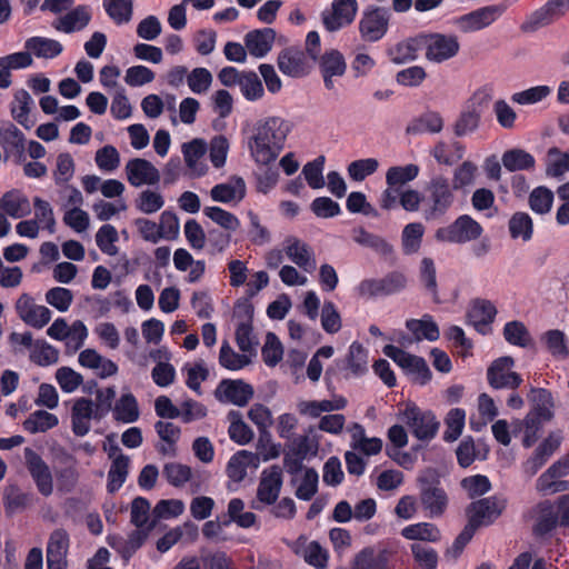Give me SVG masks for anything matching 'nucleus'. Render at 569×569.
Returning <instances> with one entry per match:
<instances>
[{
	"label": "nucleus",
	"mask_w": 569,
	"mask_h": 569,
	"mask_svg": "<svg viewBox=\"0 0 569 569\" xmlns=\"http://www.w3.org/2000/svg\"><path fill=\"white\" fill-rule=\"evenodd\" d=\"M492 100V89L482 87L476 90L463 103L462 109L452 128L457 138H470L481 121V117Z\"/></svg>",
	"instance_id": "nucleus-1"
},
{
	"label": "nucleus",
	"mask_w": 569,
	"mask_h": 569,
	"mask_svg": "<svg viewBox=\"0 0 569 569\" xmlns=\"http://www.w3.org/2000/svg\"><path fill=\"white\" fill-rule=\"evenodd\" d=\"M391 17V10L387 7L376 4L366 7L358 22L360 38L370 43L383 39L389 31Z\"/></svg>",
	"instance_id": "nucleus-2"
},
{
	"label": "nucleus",
	"mask_w": 569,
	"mask_h": 569,
	"mask_svg": "<svg viewBox=\"0 0 569 569\" xmlns=\"http://www.w3.org/2000/svg\"><path fill=\"white\" fill-rule=\"evenodd\" d=\"M292 129L290 120L273 116L248 124L243 132L249 142H283Z\"/></svg>",
	"instance_id": "nucleus-3"
},
{
	"label": "nucleus",
	"mask_w": 569,
	"mask_h": 569,
	"mask_svg": "<svg viewBox=\"0 0 569 569\" xmlns=\"http://www.w3.org/2000/svg\"><path fill=\"white\" fill-rule=\"evenodd\" d=\"M453 203V192L447 179L437 177L427 187L422 214L426 220H437L446 214Z\"/></svg>",
	"instance_id": "nucleus-4"
},
{
	"label": "nucleus",
	"mask_w": 569,
	"mask_h": 569,
	"mask_svg": "<svg viewBox=\"0 0 569 569\" xmlns=\"http://www.w3.org/2000/svg\"><path fill=\"white\" fill-rule=\"evenodd\" d=\"M400 418L421 441L431 440L438 432L439 422L436 416L431 411L421 410L413 402L405 403L400 410Z\"/></svg>",
	"instance_id": "nucleus-5"
},
{
	"label": "nucleus",
	"mask_w": 569,
	"mask_h": 569,
	"mask_svg": "<svg viewBox=\"0 0 569 569\" xmlns=\"http://www.w3.org/2000/svg\"><path fill=\"white\" fill-rule=\"evenodd\" d=\"M422 50L428 61L442 63L456 57L460 50L458 37L440 32H421Z\"/></svg>",
	"instance_id": "nucleus-6"
},
{
	"label": "nucleus",
	"mask_w": 569,
	"mask_h": 569,
	"mask_svg": "<svg viewBox=\"0 0 569 569\" xmlns=\"http://www.w3.org/2000/svg\"><path fill=\"white\" fill-rule=\"evenodd\" d=\"M507 9V3L485 6L453 18L452 24L462 33L477 32L490 27Z\"/></svg>",
	"instance_id": "nucleus-7"
},
{
	"label": "nucleus",
	"mask_w": 569,
	"mask_h": 569,
	"mask_svg": "<svg viewBox=\"0 0 569 569\" xmlns=\"http://www.w3.org/2000/svg\"><path fill=\"white\" fill-rule=\"evenodd\" d=\"M482 232L483 229L478 221L468 214H462L449 226L439 228L435 238L441 242L466 243L477 240Z\"/></svg>",
	"instance_id": "nucleus-8"
},
{
	"label": "nucleus",
	"mask_w": 569,
	"mask_h": 569,
	"mask_svg": "<svg viewBox=\"0 0 569 569\" xmlns=\"http://www.w3.org/2000/svg\"><path fill=\"white\" fill-rule=\"evenodd\" d=\"M419 499L429 518L442 516L448 506V496L441 488L438 480L429 479L427 476L418 478Z\"/></svg>",
	"instance_id": "nucleus-9"
},
{
	"label": "nucleus",
	"mask_w": 569,
	"mask_h": 569,
	"mask_svg": "<svg viewBox=\"0 0 569 569\" xmlns=\"http://www.w3.org/2000/svg\"><path fill=\"white\" fill-rule=\"evenodd\" d=\"M568 10L569 0H548L526 18L520 29L523 32H536L563 17Z\"/></svg>",
	"instance_id": "nucleus-10"
},
{
	"label": "nucleus",
	"mask_w": 569,
	"mask_h": 569,
	"mask_svg": "<svg viewBox=\"0 0 569 569\" xmlns=\"http://www.w3.org/2000/svg\"><path fill=\"white\" fill-rule=\"evenodd\" d=\"M23 455L26 467L38 492L43 497H50L54 491L53 473L50 466L32 448L26 447Z\"/></svg>",
	"instance_id": "nucleus-11"
},
{
	"label": "nucleus",
	"mask_w": 569,
	"mask_h": 569,
	"mask_svg": "<svg viewBox=\"0 0 569 569\" xmlns=\"http://www.w3.org/2000/svg\"><path fill=\"white\" fill-rule=\"evenodd\" d=\"M358 9L357 0H332L330 8L321 12L325 29L337 32L350 26L356 19Z\"/></svg>",
	"instance_id": "nucleus-12"
},
{
	"label": "nucleus",
	"mask_w": 569,
	"mask_h": 569,
	"mask_svg": "<svg viewBox=\"0 0 569 569\" xmlns=\"http://www.w3.org/2000/svg\"><path fill=\"white\" fill-rule=\"evenodd\" d=\"M282 487V470L278 466H272L261 472L260 481L257 488V500L252 508L261 510L262 506H271L279 498Z\"/></svg>",
	"instance_id": "nucleus-13"
},
{
	"label": "nucleus",
	"mask_w": 569,
	"mask_h": 569,
	"mask_svg": "<svg viewBox=\"0 0 569 569\" xmlns=\"http://www.w3.org/2000/svg\"><path fill=\"white\" fill-rule=\"evenodd\" d=\"M515 361L511 357L495 360L487 371L488 383L495 389H516L522 382L521 377L512 370Z\"/></svg>",
	"instance_id": "nucleus-14"
},
{
	"label": "nucleus",
	"mask_w": 569,
	"mask_h": 569,
	"mask_svg": "<svg viewBox=\"0 0 569 569\" xmlns=\"http://www.w3.org/2000/svg\"><path fill=\"white\" fill-rule=\"evenodd\" d=\"M336 365L346 379L360 378L368 372L369 352L360 342L353 341L346 357Z\"/></svg>",
	"instance_id": "nucleus-15"
},
{
	"label": "nucleus",
	"mask_w": 569,
	"mask_h": 569,
	"mask_svg": "<svg viewBox=\"0 0 569 569\" xmlns=\"http://www.w3.org/2000/svg\"><path fill=\"white\" fill-rule=\"evenodd\" d=\"M287 258L302 271L312 273L317 269V260L312 248L297 237H288L283 241Z\"/></svg>",
	"instance_id": "nucleus-16"
},
{
	"label": "nucleus",
	"mask_w": 569,
	"mask_h": 569,
	"mask_svg": "<svg viewBox=\"0 0 569 569\" xmlns=\"http://www.w3.org/2000/svg\"><path fill=\"white\" fill-rule=\"evenodd\" d=\"M277 64L282 74L302 78L310 72L307 54L297 48H286L278 54Z\"/></svg>",
	"instance_id": "nucleus-17"
},
{
	"label": "nucleus",
	"mask_w": 569,
	"mask_h": 569,
	"mask_svg": "<svg viewBox=\"0 0 569 569\" xmlns=\"http://www.w3.org/2000/svg\"><path fill=\"white\" fill-rule=\"evenodd\" d=\"M101 419L94 407V402L89 398H78L73 401L71 408V428L78 437L86 436L91 429V420Z\"/></svg>",
	"instance_id": "nucleus-18"
},
{
	"label": "nucleus",
	"mask_w": 569,
	"mask_h": 569,
	"mask_svg": "<svg viewBox=\"0 0 569 569\" xmlns=\"http://www.w3.org/2000/svg\"><path fill=\"white\" fill-rule=\"evenodd\" d=\"M124 171L129 183L133 187L153 186L160 181L159 170L144 159H131L127 162Z\"/></svg>",
	"instance_id": "nucleus-19"
},
{
	"label": "nucleus",
	"mask_w": 569,
	"mask_h": 569,
	"mask_svg": "<svg viewBox=\"0 0 569 569\" xmlns=\"http://www.w3.org/2000/svg\"><path fill=\"white\" fill-rule=\"evenodd\" d=\"M392 556L390 548L367 547L356 555L352 569H389Z\"/></svg>",
	"instance_id": "nucleus-20"
},
{
	"label": "nucleus",
	"mask_w": 569,
	"mask_h": 569,
	"mask_svg": "<svg viewBox=\"0 0 569 569\" xmlns=\"http://www.w3.org/2000/svg\"><path fill=\"white\" fill-rule=\"evenodd\" d=\"M318 62L326 89L332 90L335 88L333 78L342 77L347 70L343 54L337 49H330L318 58Z\"/></svg>",
	"instance_id": "nucleus-21"
},
{
	"label": "nucleus",
	"mask_w": 569,
	"mask_h": 569,
	"mask_svg": "<svg viewBox=\"0 0 569 569\" xmlns=\"http://www.w3.org/2000/svg\"><path fill=\"white\" fill-rule=\"evenodd\" d=\"M252 396V387L241 380H222L216 389V397L220 401L230 402L238 407L246 406Z\"/></svg>",
	"instance_id": "nucleus-22"
},
{
	"label": "nucleus",
	"mask_w": 569,
	"mask_h": 569,
	"mask_svg": "<svg viewBox=\"0 0 569 569\" xmlns=\"http://www.w3.org/2000/svg\"><path fill=\"white\" fill-rule=\"evenodd\" d=\"M505 503L496 497L480 499L473 502L470 507L469 525H473L477 530L478 527L491 523L499 517Z\"/></svg>",
	"instance_id": "nucleus-23"
},
{
	"label": "nucleus",
	"mask_w": 569,
	"mask_h": 569,
	"mask_svg": "<svg viewBox=\"0 0 569 569\" xmlns=\"http://www.w3.org/2000/svg\"><path fill=\"white\" fill-rule=\"evenodd\" d=\"M347 399L342 396H333L323 400H301L297 403L298 412L311 419L321 418L322 413L342 410L347 407Z\"/></svg>",
	"instance_id": "nucleus-24"
},
{
	"label": "nucleus",
	"mask_w": 569,
	"mask_h": 569,
	"mask_svg": "<svg viewBox=\"0 0 569 569\" xmlns=\"http://www.w3.org/2000/svg\"><path fill=\"white\" fill-rule=\"evenodd\" d=\"M31 210L29 198L19 189H11L0 198V211L13 219L24 218Z\"/></svg>",
	"instance_id": "nucleus-25"
},
{
	"label": "nucleus",
	"mask_w": 569,
	"mask_h": 569,
	"mask_svg": "<svg viewBox=\"0 0 569 569\" xmlns=\"http://www.w3.org/2000/svg\"><path fill=\"white\" fill-rule=\"evenodd\" d=\"M259 466V458L256 453L240 450L232 455L227 463L226 473L233 482H241L248 469L256 470Z\"/></svg>",
	"instance_id": "nucleus-26"
},
{
	"label": "nucleus",
	"mask_w": 569,
	"mask_h": 569,
	"mask_svg": "<svg viewBox=\"0 0 569 569\" xmlns=\"http://www.w3.org/2000/svg\"><path fill=\"white\" fill-rule=\"evenodd\" d=\"M246 182L241 177H231L228 181L216 184L210 190L211 199L222 203H238L246 197Z\"/></svg>",
	"instance_id": "nucleus-27"
},
{
	"label": "nucleus",
	"mask_w": 569,
	"mask_h": 569,
	"mask_svg": "<svg viewBox=\"0 0 569 569\" xmlns=\"http://www.w3.org/2000/svg\"><path fill=\"white\" fill-rule=\"evenodd\" d=\"M422 50L421 33L407 38L387 50V56L395 64H405L415 61Z\"/></svg>",
	"instance_id": "nucleus-28"
},
{
	"label": "nucleus",
	"mask_w": 569,
	"mask_h": 569,
	"mask_svg": "<svg viewBox=\"0 0 569 569\" xmlns=\"http://www.w3.org/2000/svg\"><path fill=\"white\" fill-rule=\"evenodd\" d=\"M150 357L158 361L151 371L153 382L161 388L171 386L176 379V369L169 362V351L166 348H160L151 351Z\"/></svg>",
	"instance_id": "nucleus-29"
},
{
	"label": "nucleus",
	"mask_w": 569,
	"mask_h": 569,
	"mask_svg": "<svg viewBox=\"0 0 569 569\" xmlns=\"http://www.w3.org/2000/svg\"><path fill=\"white\" fill-rule=\"evenodd\" d=\"M62 462L63 467L58 468L54 472L57 491L61 495L72 492L80 479L77 459L72 455H66Z\"/></svg>",
	"instance_id": "nucleus-30"
},
{
	"label": "nucleus",
	"mask_w": 569,
	"mask_h": 569,
	"mask_svg": "<svg viewBox=\"0 0 569 569\" xmlns=\"http://www.w3.org/2000/svg\"><path fill=\"white\" fill-rule=\"evenodd\" d=\"M276 32L271 28L256 29L244 36V46L254 58L266 57L274 42Z\"/></svg>",
	"instance_id": "nucleus-31"
},
{
	"label": "nucleus",
	"mask_w": 569,
	"mask_h": 569,
	"mask_svg": "<svg viewBox=\"0 0 569 569\" xmlns=\"http://www.w3.org/2000/svg\"><path fill=\"white\" fill-rule=\"evenodd\" d=\"M79 363L93 370L102 379L112 377L118 372V366L110 359L104 358L94 349H84L79 353Z\"/></svg>",
	"instance_id": "nucleus-32"
},
{
	"label": "nucleus",
	"mask_w": 569,
	"mask_h": 569,
	"mask_svg": "<svg viewBox=\"0 0 569 569\" xmlns=\"http://www.w3.org/2000/svg\"><path fill=\"white\" fill-rule=\"evenodd\" d=\"M33 106L34 101L27 90L19 89L14 92L13 100L10 103V111L13 119L27 130L34 126V120L30 118Z\"/></svg>",
	"instance_id": "nucleus-33"
},
{
	"label": "nucleus",
	"mask_w": 569,
	"mask_h": 569,
	"mask_svg": "<svg viewBox=\"0 0 569 569\" xmlns=\"http://www.w3.org/2000/svg\"><path fill=\"white\" fill-rule=\"evenodd\" d=\"M497 310L488 300H476L468 311L469 322L481 333H486L493 321Z\"/></svg>",
	"instance_id": "nucleus-34"
},
{
	"label": "nucleus",
	"mask_w": 569,
	"mask_h": 569,
	"mask_svg": "<svg viewBox=\"0 0 569 569\" xmlns=\"http://www.w3.org/2000/svg\"><path fill=\"white\" fill-rule=\"evenodd\" d=\"M24 49L39 59H54L63 51V46L56 39L34 36L26 40Z\"/></svg>",
	"instance_id": "nucleus-35"
},
{
	"label": "nucleus",
	"mask_w": 569,
	"mask_h": 569,
	"mask_svg": "<svg viewBox=\"0 0 569 569\" xmlns=\"http://www.w3.org/2000/svg\"><path fill=\"white\" fill-rule=\"evenodd\" d=\"M90 13L84 6H78L53 22V28L64 33L80 31L90 22Z\"/></svg>",
	"instance_id": "nucleus-36"
},
{
	"label": "nucleus",
	"mask_w": 569,
	"mask_h": 569,
	"mask_svg": "<svg viewBox=\"0 0 569 569\" xmlns=\"http://www.w3.org/2000/svg\"><path fill=\"white\" fill-rule=\"evenodd\" d=\"M113 419L122 423H132L139 419L140 409L137 398L132 392H123L112 408Z\"/></svg>",
	"instance_id": "nucleus-37"
},
{
	"label": "nucleus",
	"mask_w": 569,
	"mask_h": 569,
	"mask_svg": "<svg viewBox=\"0 0 569 569\" xmlns=\"http://www.w3.org/2000/svg\"><path fill=\"white\" fill-rule=\"evenodd\" d=\"M6 158L16 163H23V172L29 178H40L47 173V168L41 162L27 161L26 144H9Z\"/></svg>",
	"instance_id": "nucleus-38"
},
{
	"label": "nucleus",
	"mask_w": 569,
	"mask_h": 569,
	"mask_svg": "<svg viewBox=\"0 0 569 569\" xmlns=\"http://www.w3.org/2000/svg\"><path fill=\"white\" fill-rule=\"evenodd\" d=\"M532 407L528 413L548 422L553 418V399L551 393L542 388H533L530 392Z\"/></svg>",
	"instance_id": "nucleus-39"
},
{
	"label": "nucleus",
	"mask_w": 569,
	"mask_h": 569,
	"mask_svg": "<svg viewBox=\"0 0 569 569\" xmlns=\"http://www.w3.org/2000/svg\"><path fill=\"white\" fill-rule=\"evenodd\" d=\"M499 413L495 400L487 393H481L478 397V415L479 417H470V428L479 432L486 428Z\"/></svg>",
	"instance_id": "nucleus-40"
},
{
	"label": "nucleus",
	"mask_w": 569,
	"mask_h": 569,
	"mask_svg": "<svg viewBox=\"0 0 569 569\" xmlns=\"http://www.w3.org/2000/svg\"><path fill=\"white\" fill-rule=\"evenodd\" d=\"M154 429L162 441L157 447L158 451L164 456H174L176 445L180 438V428L172 422L158 421Z\"/></svg>",
	"instance_id": "nucleus-41"
},
{
	"label": "nucleus",
	"mask_w": 569,
	"mask_h": 569,
	"mask_svg": "<svg viewBox=\"0 0 569 569\" xmlns=\"http://www.w3.org/2000/svg\"><path fill=\"white\" fill-rule=\"evenodd\" d=\"M545 422L546 421L541 420L540 418L527 413L522 420H513L511 426L513 433H517L521 430L523 431L522 445L526 448H530L538 440L539 431L541 430Z\"/></svg>",
	"instance_id": "nucleus-42"
},
{
	"label": "nucleus",
	"mask_w": 569,
	"mask_h": 569,
	"mask_svg": "<svg viewBox=\"0 0 569 569\" xmlns=\"http://www.w3.org/2000/svg\"><path fill=\"white\" fill-rule=\"evenodd\" d=\"M406 327L418 341L422 339L436 341L440 336L437 323L429 315H425L421 319L407 320Z\"/></svg>",
	"instance_id": "nucleus-43"
},
{
	"label": "nucleus",
	"mask_w": 569,
	"mask_h": 569,
	"mask_svg": "<svg viewBox=\"0 0 569 569\" xmlns=\"http://www.w3.org/2000/svg\"><path fill=\"white\" fill-rule=\"evenodd\" d=\"M129 457L119 453L113 458L108 471L107 489L109 492H116L123 486L129 473Z\"/></svg>",
	"instance_id": "nucleus-44"
},
{
	"label": "nucleus",
	"mask_w": 569,
	"mask_h": 569,
	"mask_svg": "<svg viewBox=\"0 0 569 569\" xmlns=\"http://www.w3.org/2000/svg\"><path fill=\"white\" fill-rule=\"evenodd\" d=\"M102 7L117 26L127 24L132 19V0H102Z\"/></svg>",
	"instance_id": "nucleus-45"
},
{
	"label": "nucleus",
	"mask_w": 569,
	"mask_h": 569,
	"mask_svg": "<svg viewBox=\"0 0 569 569\" xmlns=\"http://www.w3.org/2000/svg\"><path fill=\"white\" fill-rule=\"evenodd\" d=\"M59 425L56 415L46 410H36L23 421V429L32 435L47 432Z\"/></svg>",
	"instance_id": "nucleus-46"
},
{
	"label": "nucleus",
	"mask_w": 569,
	"mask_h": 569,
	"mask_svg": "<svg viewBox=\"0 0 569 569\" xmlns=\"http://www.w3.org/2000/svg\"><path fill=\"white\" fill-rule=\"evenodd\" d=\"M442 128L443 119L440 113L436 111H427L407 127V132L411 134H420L425 132L438 133Z\"/></svg>",
	"instance_id": "nucleus-47"
},
{
	"label": "nucleus",
	"mask_w": 569,
	"mask_h": 569,
	"mask_svg": "<svg viewBox=\"0 0 569 569\" xmlns=\"http://www.w3.org/2000/svg\"><path fill=\"white\" fill-rule=\"evenodd\" d=\"M401 536L408 540L437 542L441 538L439 528L430 522L409 525L401 530Z\"/></svg>",
	"instance_id": "nucleus-48"
},
{
	"label": "nucleus",
	"mask_w": 569,
	"mask_h": 569,
	"mask_svg": "<svg viewBox=\"0 0 569 569\" xmlns=\"http://www.w3.org/2000/svg\"><path fill=\"white\" fill-rule=\"evenodd\" d=\"M251 357L249 353L236 352L228 341H223L220 347L219 363L224 369L237 371L247 367L251 362Z\"/></svg>",
	"instance_id": "nucleus-49"
},
{
	"label": "nucleus",
	"mask_w": 569,
	"mask_h": 569,
	"mask_svg": "<svg viewBox=\"0 0 569 569\" xmlns=\"http://www.w3.org/2000/svg\"><path fill=\"white\" fill-rule=\"evenodd\" d=\"M567 172H569V150L563 152L558 148H551L546 157V174L559 179Z\"/></svg>",
	"instance_id": "nucleus-50"
},
{
	"label": "nucleus",
	"mask_w": 569,
	"mask_h": 569,
	"mask_svg": "<svg viewBox=\"0 0 569 569\" xmlns=\"http://www.w3.org/2000/svg\"><path fill=\"white\" fill-rule=\"evenodd\" d=\"M352 239L358 244L370 248L376 252L387 256L392 251L391 244H389L383 238L380 236L373 234L365 230L363 228H357L352 231Z\"/></svg>",
	"instance_id": "nucleus-51"
},
{
	"label": "nucleus",
	"mask_w": 569,
	"mask_h": 569,
	"mask_svg": "<svg viewBox=\"0 0 569 569\" xmlns=\"http://www.w3.org/2000/svg\"><path fill=\"white\" fill-rule=\"evenodd\" d=\"M557 523H559V520L555 507L548 501L539 503L537 507L535 532L540 536L546 535L553 530Z\"/></svg>",
	"instance_id": "nucleus-52"
},
{
	"label": "nucleus",
	"mask_w": 569,
	"mask_h": 569,
	"mask_svg": "<svg viewBox=\"0 0 569 569\" xmlns=\"http://www.w3.org/2000/svg\"><path fill=\"white\" fill-rule=\"evenodd\" d=\"M425 227L421 222L408 223L401 234L402 250L406 254L418 252L421 246Z\"/></svg>",
	"instance_id": "nucleus-53"
},
{
	"label": "nucleus",
	"mask_w": 569,
	"mask_h": 569,
	"mask_svg": "<svg viewBox=\"0 0 569 569\" xmlns=\"http://www.w3.org/2000/svg\"><path fill=\"white\" fill-rule=\"evenodd\" d=\"M206 144H183V156L188 168L192 174L200 177L206 173L207 166L203 162L206 154Z\"/></svg>",
	"instance_id": "nucleus-54"
},
{
	"label": "nucleus",
	"mask_w": 569,
	"mask_h": 569,
	"mask_svg": "<svg viewBox=\"0 0 569 569\" xmlns=\"http://www.w3.org/2000/svg\"><path fill=\"white\" fill-rule=\"evenodd\" d=\"M419 167L416 164L396 166L388 169L386 173L387 186H395L400 189L418 177Z\"/></svg>",
	"instance_id": "nucleus-55"
},
{
	"label": "nucleus",
	"mask_w": 569,
	"mask_h": 569,
	"mask_svg": "<svg viewBox=\"0 0 569 569\" xmlns=\"http://www.w3.org/2000/svg\"><path fill=\"white\" fill-rule=\"evenodd\" d=\"M213 81L212 73L203 67H197L188 71L187 84L194 94H206Z\"/></svg>",
	"instance_id": "nucleus-56"
},
{
	"label": "nucleus",
	"mask_w": 569,
	"mask_h": 569,
	"mask_svg": "<svg viewBox=\"0 0 569 569\" xmlns=\"http://www.w3.org/2000/svg\"><path fill=\"white\" fill-rule=\"evenodd\" d=\"M239 88L241 94L248 101H257L264 96L262 82L254 71H244Z\"/></svg>",
	"instance_id": "nucleus-57"
},
{
	"label": "nucleus",
	"mask_w": 569,
	"mask_h": 569,
	"mask_svg": "<svg viewBox=\"0 0 569 569\" xmlns=\"http://www.w3.org/2000/svg\"><path fill=\"white\" fill-rule=\"evenodd\" d=\"M319 476L315 469H305L297 479L296 497L300 500H310L318 490Z\"/></svg>",
	"instance_id": "nucleus-58"
},
{
	"label": "nucleus",
	"mask_w": 569,
	"mask_h": 569,
	"mask_svg": "<svg viewBox=\"0 0 569 569\" xmlns=\"http://www.w3.org/2000/svg\"><path fill=\"white\" fill-rule=\"evenodd\" d=\"M509 232L513 239L521 238L528 241L532 237V219L526 212H516L509 220Z\"/></svg>",
	"instance_id": "nucleus-59"
},
{
	"label": "nucleus",
	"mask_w": 569,
	"mask_h": 569,
	"mask_svg": "<svg viewBox=\"0 0 569 569\" xmlns=\"http://www.w3.org/2000/svg\"><path fill=\"white\" fill-rule=\"evenodd\" d=\"M466 411L461 408L451 409L446 418V431L443 439L448 442L457 440L465 428Z\"/></svg>",
	"instance_id": "nucleus-60"
},
{
	"label": "nucleus",
	"mask_w": 569,
	"mask_h": 569,
	"mask_svg": "<svg viewBox=\"0 0 569 569\" xmlns=\"http://www.w3.org/2000/svg\"><path fill=\"white\" fill-rule=\"evenodd\" d=\"M119 240L117 229L111 224H103L96 233V243L98 248L108 256H116L118 247L116 242Z\"/></svg>",
	"instance_id": "nucleus-61"
},
{
	"label": "nucleus",
	"mask_w": 569,
	"mask_h": 569,
	"mask_svg": "<svg viewBox=\"0 0 569 569\" xmlns=\"http://www.w3.org/2000/svg\"><path fill=\"white\" fill-rule=\"evenodd\" d=\"M553 192L546 187L535 188L529 196V207L538 214L550 212L553 203Z\"/></svg>",
	"instance_id": "nucleus-62"
},
{
	"label": "nucleus",
	"mask_w": 569,
	"mask_h": 569,
	"mask_svg": "<svg viewBox=\"0 0 569 569\" xmlns=\"http://www.w3.org/2000/svg\"><path fill=\"white\" fill-rule=\"evenodd\" d=\"M30 359L38 366L47 367L59 359L58 350L46 341H37L30 350Z\"/></svg>",
	"instance_id": "nucleus-63"
},
{
	"label": "nucleus",
	"mask_w": 569,
	"mask_h": 569,
	"mask_svg": "<svg viewBox=\"0 0 569 569\" xmlns=\"http://www.w3.org/2000/svg\"><path fill=\"white\" fill-rule=\"evenodd\" d=\"M542 340L553 357L565 359L569 356V345L562 331L549 330L543 335Z\"/></svg>",
	"instance_id": "nucleus-64"
}]
</instances>
